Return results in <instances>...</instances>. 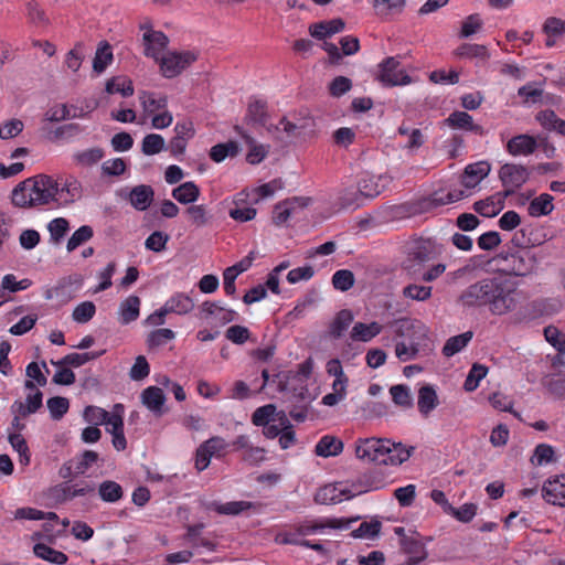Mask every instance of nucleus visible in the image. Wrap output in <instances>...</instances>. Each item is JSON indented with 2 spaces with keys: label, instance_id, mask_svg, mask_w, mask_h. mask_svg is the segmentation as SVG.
<instances>
[{
  "label": "nucleus",
  "instance_id": "nucleus-17",
  "mask_svg": "<svg viewBox=\"0 0 565 565\" xmlns=\"http://www.w3.org/2000/svg\"><path fill=\"white\" fill-rule=\"evenodd\" d=\"M203 508L206 511H214L221 515L234 516L255 508V503L250 501H230L225 503L218 501H210L203 503Z\"/></svg>",
  "mask_w": 565,
  "mask_h": 565
},
{
  "label": "nucleus",
  "instance_id": "nucleus-29",
  "mask_svg": "<svg viewBox=\"0 0 565 565\" xmlns=\"http://www.w3.org/2000/svg\"><path fill=\"white\" fill-rule=\"evenodd\" d=\"M383 327L373 321L371 323L356 322L350 333L353 341L369 342L382 332Z\"/></svg>",
  "mask_w": 565,
  "mask_h": 565
},
{
  "label": "nucleus",
  "instance_id": "nucleus-7",
  "mask_svg": "<svg viewBox=\"0 0 565 565\" xmlns=\"http://www.w3.org/2000/svg\"><path fill=\"white\" fill-rule=\"evenodd\" d=\"M406 259L404 260V267L407 270H412L415 266L422 265L437 254L436 244L430 238L412 237L404 245Z\"/></svg>",
  "mask_w": 565,
  "mask_h": 565
},
{
  "label": "nucleus",
  "instance_id": "nucleus-2",
  "mask_svg": "<svg viewBox=\"0 0 565 565\" xmlns=\"http://www.w3.org/2000/svg\"><path fill=\"white\" fill-rule=\"evenodd\" d=\"M520 299L521 291L514 282L501 277L481 279L461 292V302L466 306L487 307L495 316L513 311Z\"/></svg>",
  "mask_w": 565,
  "mask_h": 565
},
{
  "label": "nucleus",
  "instance_id": "nucleus-22",
  "mask_svg": "<svg viewBox=\"0 0 565 565\" xmlns=\"http://www.w3.org/2000/svg\"><path fill=\"white\" fill-rule=\"evenodd\" d=\"M141 300L138 296L130 295L119 305V322L124 326L136 321L140 315Z\"/></svg>",
  "mask_w": 565,
  "mask_h": 565
},
{
  "label": "nucleus",
  "instance_id": "nucleus-44",
  "mask_svg": "<svg viewBox=\"0 0 565 565\" xmlns=\"http://www.w3.org/2000/svg\"><path fill=\"white\" fill-rule=\"evenodd\" d=\"M106 92L108 94H120L124 97H129L134 94L132 82L121 77H113L107 81Z\"/></svg>",
  "mask_w": 565,
  "mask_h": 565
},
{
  "label": "nucleus",
  "instance_id": "nucleus-9",
  "mask_svg": "<svg viewBox=\"0 0 565 565\" xmlns=\"http://www.w3.org/2000/svg\"><path fill=\"white\" fill-rule=\"evenodd\" d=\"M139 29L142 31L145 56L152 58L157 63L163 56L169 45V38L162 31L154 30L149 19L141 22Z\"/></svg>",
  "mask_w": 565,
  "mask_h": 565
},
{
  "label": "nucleus",
  "instance_id": "nucleus-13",
  "mask_svg": "<svg viewBox=\"0 0 565 565\" xmlns=\"http://www.w3.org/2000/svg\"><path fill=\"white\" fill-rule=\"evenodd\" d=\"M392 182V178L386 174L372 175L364 174L358 182V189L361 198L372 200L379 196Z\"/></svg>",
  "mask_w": 565,
  "mask_h": 565
},
{
  "label": "nucleus",
  "instance_id": "nucleus-43",
  "mask_svg": "<svg viewBox=\"0 0 565 565\" xmlns=\"http://www.w3.org/2000/svg\"><path fill=\"white\" fill-rule=\"evenodd\" d=\"M175 338V332L168 328H160L151 331L146 339L149 349L163 347Z\"/></svg>",
  "mask_w": 565,
  "mask_h": 565
},
{
  "label": "nucleus",
  "instance_id": "nucleus-11",
  "mask_svg": "<svg viewBox=\"0 0 565 565\" xmlns=\"http://www.w3.org/2000/svg\"><path fill=\"white\" fill-rule=\"evenodd\" d=\"M530 172L526 167L514 163H505L499 170V178L504 188L507 196L515 193L529 179Z\"/></svg>",
  "mask_w": 565,
  "mask_h": 565
},
{
  "label": "nucleus",
  "instance_id": "nucleus-59",
  "mask_svg": "<svg viewBox=\"0 0 565 565\" xmlns=\"http://www.w3.org/2000/svg\"><path fill=\"white\" fill-rule=\"evenodd\" d=\"M483 26V20L480 14L473 13L461 21V38H469L479 32Z\"/></svg>",
  "mask_w": 565,
  "mask_h": 565
},
{
  "label": "nucleus",
  "instance_id": "nucleus-20",
  "mask_svg": "<svg viewBox=\"0 0 565 565\" xmlns=\"http://www.w3.org/2000/svg\"><path fill=\"white\" fill-rule=\"evenodd\" d=\"M537 148L536 139L530 135H518L507 143V150L512 156H529Z\"/></svg>",
  "mask_w": 565,
  "mask_h": 565
},
{
  "label": "nucleus",
  "instance_id": "nucleus-8",
  "mask_svg": "<svg viewBox=\"0 0 565 565\" xmlns=\"http://www.w3.org/2000/svg\"><path fill=\"white\" fill-rule=\"evenodd\" d=\"M417 333L419 334L417 341L413 340L409 344L402 341L395 344V354L399 361L407 362L418 356H429L434 351V341L428 335L427 328L419 326Z\"/></svg>",
  "mask_w": 565,
  "mask_h": 565
},
{
  "label": "nucleus",
  "instance_id": "nucleus-51",
  "mask_svg": "<svg viewBox=\"0 0 565 565\" xmlns=\"http://www.w3.org/2000/svg\"><path fill=\"white\" fill-rule=\"evenodd\" d=\"M99 459V455L94 450H85L76 458L74 473L84 475Z\"/></svg>",
  "mask_w": 565,
  "mask_h": 565
},
{
  "label": "nucleus",
  "instance_id": "nucleus-45",
  "mask_svg": "<svg viewBox=\"0 0 565 565\" xmlns=\"http://www.w3.org/2000/svg\"><path fill=\"white\" fill-rule=\"evenodd\" d=\"M124 414H125L124 405L115 404L104 424L106 426L107 433L113 434V433L124 429Z\"/></svg>",
  "mask_w": 565,
  "mask_h": 565
},
{
  "label": "nucleus",
  "instance_id": "nucleus-5",
  "mask_svg": "<svg viewBox=\"0 0 565 565\" xmlns=\"http://www.w3.org/2000/svg\"><path fill=\"white\" fill-rule=\"evenodd\" d=\"M198 58L199 53L193 50L168 51L157 63L163 77L174 78L189 68Z\"/></svg>",
  "mask_w": 565,
  "mask_h": 565
},
{
  "label": "nucleus",
  "instance_id": "nucleus-33",
  "mask_svg": "<svg viewBox=\"0 0 565 565\" xmlns=\"http://www.w3.org/2000/svg\"><path fill=\"white\" fill-rule=\"evenodd\" d=\"M353 313L349 309L340 310L333 321L330 323L329 333L332 338L339 339L348 330L350 324L353 322Z\"/></svg>",
  "mask_w": 565,
  "mask_h": 565
},
{
  "label": "nucleus",
  "instance_id": "nucleus-23",
  "mask_svg": "<svg viewBox=\"0 0 565 565\" xmlns=\"http://www.w3.org/2000/svg\"><path fill=\"white\" fill-rule=\"evenodd\" d=\"M168 313L184 316L190 313L194 308L193 299L184 292L173 294L163 305Z\"/></svg>",
  "mask_w": 565,
  "mask_h": 565
},
{
  "label": "nucleus",
  "instance_id": "nucleus-6",
  "mask_svg": "<svg viewBox=\"0 0 565 565\" xmlns=\"http://www.w3.org/2000/svg\"><path fill=\"white\" fill-rule=\"evenodd\" d=\"M498 260H502L503 270L514 276L531 274L537 264L535 255L530 249H515L513 252L501 250Z\"/></svg>",
  "mask_w": 565,
  "mask_h": 565
},
{
  "label": "nucleus",
  "instance_id": "nucleus-46",
  "mask_svg": "<svg viewBox=\"0 0 565 565\" xmlns=\"http://www.w3.org/2000/svg\"><path fill=\"white\" fill-rule=\"evenodd\" d=\"M166 146L164 138L158 134H149L143 137L141 143V151L146 156H153L160 153Z\"/></svg>",
  "mask_w": 565,
  "mask_h": 565
},
{
  "label": "nucleus",
  "instance_id": "nucleus-49",
  "mask_svg": "<svg viewBox=\"0 0 565 565\" xmlns=\"http://www.w3.org/2000/svg\"><path fill=\"white\" fill-rule=\"evenodd\" d=\"M94 235V231L89 225H82L70 237L66 248L67 252L75 250L78 246L89 241Z\"/></svg>",
  "mask_w": 565,
  "mask_h": 565
},
{
  "label": "nucleus",
  "instance_id": "nucleus-42",
  "mask_svg": "<svg viewBox=\"0 0 565 565\" xmlns=\"http://www.w3.org/2000/svg\"><path fill=\"white\" fill-rule=\"evenodd\" d=\"M239 151V147L235 141H228L225 143H217L213 146L210 150V158L214 162H222L227 157H235Z\"/></svg>",
  "mask_w": 565,
  "mask_h": 565
},
{
  "label": "nucleus",
  "instance_id": "nucleus-52",
  "mask_svg": "<svg viewBox=\"0 0 565 565\" xmlns=\"http://www.w3.org/2000/svg\"><path fill=\"white\" fill-rule=\"evenodd\" d=\"M381 526L380 521H364L352 531L351 535L355 539H374L379 535Z\"/></svg>",
  "mask_w": 565,
  "mask_h": 565
},
{
  "label": "nucleus",
  "instance_id": "nucleus-54",
  "mask_svg": "<svg viewBox=\"0 0 565 565\" xmlns=\"http://www.w3.org/2000/svg\"><path fill=\"white\" fill-rule=\"evenodd\" d=\"M186 213L190 216V221L193 225L196 227H202L206 225L210 220L211 215L209 214L205 205L203 204H194L186 209Z\"/></svg>",
  "mask_w": 565,
  "mask_h": 565
},
{
  "label": "nucleus",
  "instance_id": "nucleus-47",
  "mask_svg": "<svg viewBox=\"0 0 565 565\" xmlns=\"http://www.w3.org/2000/svg\"><path fill=\"white\" fill-rule=\"evenodd\" d=\"M390 394L392 396L393 402L395 405L409 408L413 406V397L411 394V390L407 385L404 384H397L393 385L390 388Z\"/></svg>",
  "mask_w": 565,
  "mask_h": 565
},
{
  "label": "nucleus",
  "instance_id": "nucleus-35",
  "mask_svg": "<svg viewBox=\"0 0 565 565\" xmlns=\"http://www.w3.org/2000/svg\"><path fill=\"white\" fill-rule=\"evenodd\" d=\"M172 196L181 204L193 203L200 196V189L193 181H188L174 188Z\"/></svg>",
  "mask_w": 565,
  "mask_h": 565
},
{
  "label": "nucleus",
  "instance_id": "nucleus-24",
  "mask_svg": "<svg viewBox=\"0 0 565 565\" xmlns=\"http://www.w3.org/2000/svg\"><path fill=\"white\" fill-rule=\"evenodd\" d=\"M105 157V151L100 147H92L77 150L72 154V161L76 167L90 168L97 164Z\"/></svg>",
  "mask_w": 565,
  "mask_h": 565
},
{
  "label": "nucleus",
  "instance_id": "nucleus-34",
  "mask_svg": "<svg viewBox=\"0 0 565 565\" xmlns=\"http://www.w3.org/2000/svg\"><path fill=\"white\" fill-rule=\"evenodd\" d=\"M139 99L145 111L150 114L164 110L168 105V98L166 95L153 92H142L139 95Z\"/></svg>",
  "mask_w": 565,
  "mask_h": 565
},
{
  "label": "nucleus",
  "instance_id": "nucleus-14",
  "mask_svg": "<svg viewBox=\"0 0 565 565\" xmlns=\"http://www.w3.org/2000/svg\"><path fill=\"white\" fill-rule=\"evenodd\" d=\"M24 388L30 391L24 402L15 401L12 411L22 417L36 413L43 405V394L31 380L24 382Z\"/></svg>",
  "mask_w": 565,
  "mask_h": 565
},
{
  "label": "nucleus",
  "instance_id": "nucleus-39",
  "mask_svg": "<svg viewBox=\"0 0 565 565\" xmlns=\"http://www.w3.org/2000/svg\"><path fill=\"white\" fill-rule=\"evenodd\" d=\"M280 413H276V406L274 404H267L255 409L252 415V423L255 426L263 427L267 426L270 422L279 420Z\"/></svg>",
  "mask_w": 565,
  "mask_h": 565
},
{
  "label": "nucleus",
  "instance_id": "nucleus-57",
  "mask_svg": "<svg viewBox=\"0 0 565 565\" xmlns=\"http://www.w3.org/2000/svg\"><path fill=\"white\" fill-rule=\"evenodd\" d=\"M333 287L341 291H348L354 285V275L349 269L337 270L332 276Z\"/></svg>",
  "mask_w": 565,
  "mask_h": 565
},
{
  "label": "nucleus",
  "instance_id": "nucleus-36",
  "mask_svg": "<svg viewBox=\"0 0 565 565\" xmlns=\"http://www.w3.org/2000/svg\"><path fill=\"white\" fill-rule=\"evenodd\" d=\"M553 209V196L548 193H542L530 202L527 211L531 216L539 217L548 215Z\"/></svg>",
  "mask_w": 565,
  "mask_h": 565
},
{
  "label": "nucleus",
  "instance_id": "nucleus-19",
  "mask_svg": "<svg viewBox=\"0 0 565 565\" xmlns=\"http://www.w3.org/2000/svg\"><path fill=\"white\" fill-rule=\"evenodd\" d=\"M201 311L206 318L213 317L222 324H226L238 319V313L235 310L222 307L220 302L216 301H204L201 306Z\"/></svg>",
  "mask_w": 565,
  "mask_h": 565
},
{
  "label": "nucleus",
  "instance_id": "nucleus-53",
  "mask_svg": "<svg viewBox=\"0 0 565 565\" xmlns=\"http://www.w3.org/2000/svg\"><path fill=\"white\" fill-rule=\"evenodd\" d=\"M279 423L280 426H282V430L279 435V445L282 449H288L296 441V434L284 412H281Z\"/></svg>",
  "mask_w": 565,
  "mask_h": 565
},
{
  "label": "nucleus",
  "instance_id": "nucleus-28",
  "mask_svg": "<svg viewBox=\"0 0 565 565\" xmlns=\"http://www.w3.org/2000/svg\"><path fill=\"white\" fill-rule=\"evenodd\" d=\"M154 192L150 185L140 184L131 189L129 201L138 211L147 210L153 201Z\"/></svg>",
  "mask_w": 565,
  "mask_h": 565
},
{
  "label": "nucleus",
  "instance_id": "nucleus-27",
  "mask_svg": "<svg viewBox=\"0 0 565 565\" xmlns=\"http://www.w3.org/2000/svg\"><path fill=\"white\" fill-rule=\"evenodd\" d=\"M438 406V396L431 385H424L418 391L417 407L424 417L428 415Z\"/></svg>",
  "mask_w": 565,
  "mask_h": 565
},
{
  "label": "nucleus",
  "instance_id": "nucleus-55",
  "mask_svg": "<svg viewBox=\"0 0 565 565\" xmlns=\"http://www.w3.org/2000/svg\"><path fill=\"white\" fill-rule=\"evenodd\" d=\"M95 313L96 306L92 301H83L75 307L72 318L78 323H86L95 316Z\"/></svg>",
  "mask_w": 565,
  "mask_h": 565
},
{
  "label": "nucleus",
  "instance_id": "nucleus-31",
  "mask_svg": "<svg viewBox=\"0 0 565 565\" xmlns=\"http://www.w3.org/2000/svg\"><path fill=\"white\" fill-rule=\"evenodd\" d=\"M535 118L545 130L556 131L565 136V120L558 118L554 110H541L536 114Z\"/></svg>",
  "mask_w": 565,
  "mask_h": 565
},
{
  "label": "nucleus",
  "instance_id": "nucleus-64",
  "mask_svg": "<svg viewBox=\"0 0 565 565\" xmlns=\"http://www.w3.org/2000/svg\"><path fill=\"white\" fill-rule=\"evenodd\" d=\"M28 18L31 23L36 26H44L49 23L44 10L35 2L29 1L26 4Z\"/></svg>",
  "mask_w": 565,
  "mask_h": 565
},
{
  "label": "nucleus",
  "instance_id": "nucleus-32",
  "mask_svg": "<svg viewBox=\"0 0 565 565\" xmlns=\"http://www.w3.org/2000/svg\"><path fill=\"white\" fill-rule=\"evenodd\" d=\"M33 553L36 557L52 564L63 565L68 561V556L44 543H36L33 546Z\"/></svg>",
  "mask_w": 565,
  "mask_h": 565
},
{
  "label": "nucleus",
  "instance_id": "nucleus-16",
  "mask_svg": "<svg viewBox=\"0 0 565 565\" xmlns=\"http://www.w3.org/2000/svg\"><path fill=\"white\" fill-rule=\"evenodd\" d=\"M542 497L550 504L565 507V473L547 479L542 487Z\"/></svg>",
  "mask_w": 565,
  "mask_h": 565
},
{
  "label": "nucleus",
  "instance_id": "nucleus-3",
  "mask_svg": "<svg viewBox=\"0 0 565 565\" xmlns=\"http://www.w3.org/2000/svg\"><path fill=\"white\" fill-rule=\"evenodd\" d=\"M355 455L359 459L385 466H398L411 457V450L402 444L382 438L359 439L355 444Z\"/></svg>",
  "mask_w": 565,
  "mask_h": 565
},
{
  "label": "nucleus",
  "instance_id": "nucleus-50",
  "mask_svg": "<svg viewBox=\"0 0 565 565\" xmlns=\"http://www.w3.org/2000/svg\"><path fill=\"white\" fill-rule=\"evenodd\" d=\"M9 443L12 446V448L19 454L20 462L23 465H29L30 450L26 440L21 435V433L9 434Z\"/></svg>",
  "mask_w": 565,
  "mask_h": 565
},
{
  "label": "nucleus",
  "instance_id": "nucleus-56",
  "mask_svg": "<svg viewBox=\"0 0 565 565\" xmlns=\"http://www.w3.org/2000/svg\"><path fill=\"white\" fill-rule=\"evenodd\" d=\"M46 405L53 419H61L70 408L68 399L61 396L49 398Z\"/></svg>",
  "mask_w": 565,
  "mask_h": 565
},
{
  "label": "nucleus",
  "instance_id": "nucleus-41",
  "mask_svg": "<svg viewBox=\"0 0 565 565\" xmlns=\"http://www.w3.org/2000/svg\"><path fill=\"white\" fill-rule=\"evenodd\" d=\"M98 494L103 501L114 503L122 498L124 490L116 481L106 480L99 484Z\"/></svg>",
  "mask_w": 565,
  "mask_h": 565
},
{
  "label": "nucleus",
  "instance_id": "nucleus-60",
  "mask_svg": "<svg viewBox=\"0 0 565 565\" xmlns=\"http://www.w3.org/2000/svg\"><path fill=\"white\" fill-rule=\"evenodd\" d=\"M127 170V164L121 158H114L103 162L102 174L106 177H119Z\"/></svg>",
  "mask_w": 565,
  "mask_h": 565
},
{
  "label": "nucleus",
  "instance_id": "nucleus-62",
  "mask_svg": "<svg viewBox=\"0 0 565 565\" xmlns=\"http://www.w3.org/2000/svg\"><path fill=\"white\" fill-rule=\"evenodd\" d=\"M361 482L364 486L363 491H375L386 487V478L381 472H370L362 477Z\"/></svg>",
  "mask_w": 565,
  "mask_h": 565
},
{
  "label": "nucleus",
  "instance_id": "nucleus-40",
  "mask_svg": "<svg viewBox=\"0 0 565 565\" xmlns=\"http://www.w3.org/2000/svg\"><path fill=\"white\" fill-rule=\"evenodd\" d=\"M113 49L108 42H102L95 53L93 60V68L96 73H103L113 62Z\"/></svg>",
  "mask_w": 565,
  "mask_h": 565
},
{
  "label": "nucleus",
  "instance_id": "nucleus-63",
  "mask_svg": "<svg viewBox=\"0 0 565 565\" xmlns=\"http://www.w3.org/2000/svg\"><path fill=\"white\" fill-rule=\"evenodd\" d=\"M169 238L170 237L168 234L160 231H156L147 237L145 242V247L149 250L160 253L166 249Z\"/></svg>",
  "mask_w": 565,
  "mask_h": 565
},
{
  "label": "nucleus",
  "instance_id": "nucleus-58",
  "mask_svg": "<svg viewBox=\"0 0 565 565\" xmlns=\"http://www.w3.org/2000/svg\"><path fill=\"white\" fill-rule=\"evenodd\" d=\"M247 113L254 122L264 125L267 119V103L262 99H254L248 104Z\"/></svg>",
  "mask_w": 565,
  "mask_h": 565
},
{
  "label": "nucleus",
  "instance_id": "nucleus-30",
  "mask_svg": "<svg viewBox=\"0 0 565 565\" xmlns=\"http://www.w3.org/2000/svg\"><path fill=\"white\" fill-rule=\"evenodd\" d=\"M343 450V443L337 437L326 435L320 438L315 447V452L320 457L338 456Z\"/></svg>",
  "mask_w": 565,
  "mask_h": 565
},
{
  "label": "nucleus",
  "instance_id": "nucleus-25",
  "mask_svg": "<svg viewBox=\"0 0 565 565\" xmlns=\"http://www.w3.org/2000/svg\"><path fill=\"white\" fill-rule=\"evenodd\" d=\"M344 26L345 23L342 19H332L329 21H321L311 24L309 28V32L311 36L318 40H323L335 33L341 32L344 29Z\"/></svg>",
  "mask_w": 565,
  "mask_h": 565
},
{
  "label": "nucleus",
  "instance_id": "nucleus-15",
  "mask_svg": "<svg viewBox=\"0 0 565 565\" xmlns=\"http://www.w3.org/2000/svg\"><path fill=\"white\" fill-rule=\"evenodd\" d=\"M355 494L343 483H329L321 487L315 494V501L319 504H337L343 499H351Z\"/></svg>",
  "mask_w": 565,
  "mask_h": 565
},
{
  "label": "nucleus",
  "instance_id": "nucleus-48",
  "mask_svg": "<svg viewBox=\"0 0 565 565\" xmlns=\"http://www.w3.org/2000/svg\"><path fill=\"white\" fill-rule=\"evenodd\" d=\"M488 374V367L480 363H475L469 371L466 381L463 383V388L467 392L475 391L482 379H484Z\"/></svg>",
  "mask_w": 565,
  "mask_h": 565
},
{
  "label": "nucleus",
  "instance_id": "nucleus-21",
  "mask_svg": "<svg viewBox=\"0 0 565 565\" xmlns=\"http://www.w3.org/2000/svg\"><path fill=\"white\" fill-rule=\"evenodd\" d=\"M505 198V194L497 193L486 200L476 202L473 204V210L484 217H493L503 210Z\"/></svg>",
  "mask_w": 565,
  "mask_h": 565
},
{
  "label": "nucleus",
  "instance_id": "nucleus-37",
  "mask_svg": "<svg viewBox=\"0 0 565 565\" xmlns=\"http://www.w3.org/2000/svg\"><path fill=\"white\" fill-rule=\"evenodd\" d=\"M104 351L100 352H85V353H70L65 355L60 361H51L53 365L56 366H72V367H79L87 363L90 360H95L99 358Z\"/></svg>",
  "mask_w": 565,
  "mask_h": 565
},
{
  "label": "nucleus",
  "instance_id": "nucleus-1",
  "mask_svg": "<svg viewBox=\"0 0 565 565\" xmlns=\"http://www.w3.org/2000/svg\"><path fill=\"white\" fill-rule=\"evenodd\" d=\"M82 196V183L75 177L56 180L38 174L20 182L12 191V203L18 207L66 206Z\"/></svg>",
  "mask_w": 565,
  "mask_h": 565
},
{
  "label": "nucleus",
  "instance_id": "nucleus-18",
  "mask_svg": "<svg viewBox=\"0 0 565 565\" xmlns=\"http://www.w3.org/2000/svg\"><path fill=\"white\" fill-rule=\"evenodd\" d=\"M141 403L156 416L164 414L166 395L158 386H148L141 393Z\"/></svg>",
  "mask_w": 565,
  "mask_h": 565
},
{
  "label": "nucleus",
  "instance_id": "nucleus-12",
  "mask_svg": "<svg viewBox=\"0 0 565 565\" xmlns=\"http://www.w3.org/2000/svg\"><path fill=\"white\" fill-rule=\"evenodd\" d=\"M489 172L490 164L487 161L468 164L461 172V199L469 196Z\"/></svg>",
  "mask_w": 565,
  "mask_h": 565
},
{
  "label": "nucleus",
  "instance_id": "nucleus-38",
  "mask_svg": "<svg viewBox=\"0 0 565 565\" xmlns=\"http://www.w3.org/2000/svg\"><path fill=\"white\" fill-rule=\"evenodd\" d=\"M341 526V521L337 519H324L306 521L298 527L299 535H308L317 532H321L324 529H338Z\"/></svg>",
  "mask_w": 565,
  "mask_h": 565
},
{
  "label": "nucleus",
  "instance_id": "nucleus-10",
  "mask_svg": "<svg viewBox=\"0 0 565 565\" xmlns=\"http://www.w3.org/2000/svg\"><path fill=\"white\" fill-rule=\"evenodd\" d=\"M377 79L387 87L407 85L412 82L409 75L401 68L399 61L393 56L380 63Z\"/></svg>",
  "mask_w": 565,
  "mask_h": 565
},
{
  "label": "nucleus",
  "instance_id": "nucleus-4",
  "mask_svg": "<svg viewBox=\"0 0 565 565\" xmlns=\"http://www.w3.org/2000/svg\"><path fill=\"white\" fill-rule=\"evenodd\" d=\"M456 193L451 191L438 190L427 196L415 201L406 202L396 207L397 214L414 216L433 212L434 210L455 201Z\"/></svg>",
  "mask_w": 565,
  "mask_h": 565
},
{
  "label": "nucleus",
  "instance_id": "nucleus-61",
  "mask_svg": "<svg viewBox=\"0 0 565 565\" xmlns=\"http://www.w3.org/2000/svg\"><path fill=\"white\" fill-rule=\"evenodd\" d=\"M554 448L551 445L540 444L535 447L531 461L537 466L546 465L554 460Z\"/></svg>",
  "mask_w": 565,
  "mask_h": 565
},
{
  "label": "nucleus",
  "instance_id": "nucleus-26",
  "mask_svg": "<svg viewBox=\"0 0 565 565\" xmlns=\"http://www.w3.org/2000/svg\"><path fill=\"white\" fill-rule=\"evenodd\" d=\"M337 205L340 209H359L364 205V201L360 195L355 185L343 186L339 190L337 196Z\"/></svg>",
  "mask_w": 565,
  "mask_h": 565
}]
</instances>
